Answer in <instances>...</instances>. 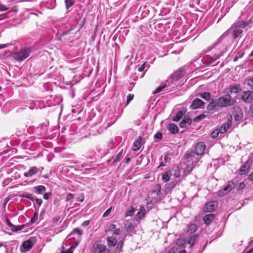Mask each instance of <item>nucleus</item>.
<instances>
[{"label":"nucleus","instance_id":"nucleus-19","mask_svg":"<svg viewBox=\"0 0 253 253\" xmlns=\"http://www.w3.org/2000/svg\"><path fill=\"white\" fill-rule=\"evenodd\" d=\"M141 140V137H139L134 142L133 150L134 151H138L141 147L142 145Z\"/></svg>","mask_w":253,"mask_h":253},{"label":"nucleus","instance_id":"nucleus-32","mask_svg":"<svg viewBox=\"0 0 253 253\" xmlns=\"http://www.w3.org/2000/svg\"><path fill=\"white\" fill-rule=\"evenodd\" d=\"M123 154V150L121 151L115 157L112 158L113 163H115L117 162L120 161Z\"/></svg>","mask_w":253,"mask_h":253},{"label":"nucleus","instance_id":"nucleus-51","mask_svg":"<svg viewBox=\"0 0 253 253\" xmlns=\"http://www.w3.org/2000/svg\"><path fill=\"white\" fill-rule=\"evenodd\" d=\"M245 187V184L244 182H241L237 186L236 189L237 190L243 189Z\"/></svg>","mask_w":253,"mask_h":253},{"label":"nucleus","instance_id":"nucleus-27","mask_svg":"<svg viewBox=\"0 0 253 253\" xmlns=\"http://www.w3.org/2000/svg\"><path fill=\"white\" fill-rule=\"evenodd\" d=\"M198 95L207 101L209 100L211 97V94L209 92H204L203 93L199 94Z\"/></svg>","mask_w":253,"mask_h":253},{"label":"nucleus","instance_id":"nucleus-49","mask_svg":"<svg viewBox=\"0 0 253 253\" xmlns=\"http://www.w3.org/2000/svg\"><path fill=\"white\" fill-rule=\"evenodd\" d=\"M6 223L7 225L8 226L11 228V230H12L13 227H14V225L11 223L8 218L6 219Z\"/></svg>","mask_w":253,"mask_h":253},{"label":"nucleus","instance_id":"nucleus-14","mask_svg":"<svg viewBox=\"0 0 253 253\" xmlns=\"http://www.w3.org/2000/svg\"><path fill=\"white\" fill-rule=\"evenodd\" d=\"M230 93H237L241 91V88L239 84H231L229 86Z\"/></svg>","mask_w":253,"mask_h":253},{"label":"nucleus","instance_id":"nucleus-29","mask_svg":"<svg viewBox=\"0 0 253 253\" xmlns=\"http://www.w3.org/2000/svg\"><path fill=\"white\" fill-rule=\"evenodd\" d=\"M194 166V165L189 163V164H188L187 167L184 169V173L186 174H189L193 169Z\"/></svg>","mask_w":253,"mask_h":253},{"label":"nucleus","instance_id":"nucleus-43","mask_svg":"<svg viewBox=\"0 0 253 253\" xmlns=\"http://www.w3.org/2000/svg\"><path fill=\"white\" fill-rule=\"evenodd\" d=\"M74 197V195L72 193H69L67 194L66 197V202H69L72 199H73Z\"/></svg>","mask_w":253,"mask_h":253},{"label":"nucleus","instance_id":"nucleus-39","mask_svg":"<svg viewBox=\"0 0 253 253\" xmlns=\"http://www.w3.org/2000/svg\"><path fill=\"white\" fill-rule=\"evenodd\" d=\"M65 2L67 9H68L72 6L74 3L73 0H65Z\"/></svg>","mask_w":253,"mask_h":253},{"label":"nucleus","instance_id":"nucleus-1","mask_svg":"<svg viewBox=\"0 0 253 253\" xmlns=\"http://www.w3.org/2000/svg\"><path fill=\"white\" fill-rule=\"evenodd\" d=\"M223 38V36H221L218 39L216 42L208 47L206 50L203 51L202 53L205 54L214 49V52L212 53V56L206 55L203 59V63L206 66L211 65L226 51V47L223 44H220Z\"/></svg>","mask_w":253,"mask_h":253},{"label":"nucleus","instance_id":"nucleus-60","mask_svg":"<svg viewBox=\"0 0 253 253\" xmlns=\"http://www.w3.org/2000/svg\"><path fill=\"white\" fill-rule=\"evenodd\" d=\"M89 221L88 220H86V221H84V222H83L82 225L83 226H87L89 225Z\"/></svg>","mask_w":253,"mask_h":253},{"label":"nucleus","instance_id":"nucleus-62","mask_svg":"<svg viewBox=\"0 0 253 253\" xmlns=\"http://www.w3.org/2000/svg\"><path fill=\"white\" fill-rule=\"evenodd\" d=\"M8 46L7 44H0V49L3 48Z\"/></svg>","mask_w":253,"mask_h":253},{"label":"nucleus","instance_id":"nucleus-21","mask_svg":"<svg viewBox=\"0 0 253 253\" xmlns=\"http://www.w3.org/2000/svg\"><path fill=\"white\" fill-rule=\"evenodd\" d=\"M252 22L251 19H250L247 21H240L237 22L236 24V27L242 28H245L248 26Z\"/></svg>","mask_w":253,"mask_h":253},{"label":"nucleus","instance_id":"nucleus-12","mask_svg":"<svg viewBox=\"0 0 253 253\" xmlns=\"http://www.w3.org/2000/svg\"><path fill=\"white\" fill-rule=\"evenodd\" d=\"M33 246V243L32 241L30 240H28L23 242L22 243V247L25 249L24 251H22V252H26L32 248Z\"/></svg>","mask_w":253,"mask_h":253},{"label":"nucleus","instance_id":"nucleus-3","mask_svg":"<svg viewBox=\"0 0 253 253\" xmlns=\"http://www.w3.org/2000/svg\"><path fill=\"white\" fill-rule=\"evenodd\" d=\"M30 52L28 48H24L19 51L12 53L11 56L15 60L22 61L29 56Z\"/></svg>","mask_w":253,"mask_h":253},{"label":"nucleus","instance_id":"nucleus-26","mask_svg":"<svg viewBox=\"0 0 253 253\" xmlns=\"http://www.w3.org/2000/svg\"><path fill=\"white\" fill-rule=\"evenodd\" d=\"M171 175V172L170 171H168L165 172L162 175V179L164 182H167L169 181L170 176Z\"/></svg>","mask_w":253,"mask_h":253},{"label":"nucleus","instance_id":"nucleus-15","mask_svg":"<svg viewBox=\"0 0 253 253\" xmlns=\"http://www.w3.org/2000/svg\"><path fill=\"white\" fill-rule=\"evenodd\" d=\"M108 231L111 232L113 235H118L121 233L120 228H117L115 224H111L108 228Z\"/></svg>","mask_w":253,"mask_h":253},{"label":"nucleus","instance_id":"nucleus-40","mask_svg":"<svg viewBox=\"0 0 253 253\" xmlns=\"http://www.w3.org/2000/svg\"><path fill=\"white\" fill-rule=\"evenodd\" d=\"M22 197L27 198L32 201H34V199L33 195L31 194H24L22 196Z\"/></svg>","mask_w":253,"mask_h":253},{"label":"nucleus","instance_id":"nucleus-61","mask_svg":"<svg viewBox=\"0 0 253 253\" xmlns=\"http://www.w3.org/2000/svg\"><path fill=\"white\" fill-rule=\"evenodd\" d=\"M70 31H71V30H68V31L65 32H63L62 34H61V36L62 37V36H65V35H66L67 34H68L70 33Z\"/></svg>","mask_w":253,"mask_h":253},{"label":"nucleus","instance_id":"nucleus-64","mask_svg":"<svg viewBox=\"0 0 253 253\" xmlns=\"http://www.w3.org/2000/svg\"><path fill=\"white\" fill-rule=\"evenodd\" d=\"M253 247L249 250L248 251L246 252L245 253H253Z\"/></svg>","mask_w":253,"mask_h":253},{"label":"nucleus","instance_id":"nucleus-9","mask_svg":"<svg viewBox=\"0 0 253 253\" xmlns=\"http://www.w3.org/2000/svg\"><path fill=\"white\" fill-rule=\"evenodd\" d=\"M185 74V71L184 69H179L174 72L171 75V78L174 81H177L182 78Z\"/></svg>","mask_w":253,"mask_h":253},{"label":"nucleus","instance_id":"nucleus-13","mask_svg":"<svg viewBox=\"0 0 253 253\" xmlns=\"http://www.w3.org/2000/svg\"><path fill=\"white\" fill-rule=\"evenodd\" d=\"M192 123V120L188 117L185 116L182 121L179 124V126L181 128L185 127L187 125H190Z\"/></svg>","mask_w":253,"mask_h":253},{"label":"nucleus","instance_id":"nucleus-42","mask_svg":"<svg viewBox=\"0 0 253 253\" xmlns=\"http://www.w3.org/2000/svg\"><path fill=\"white\" fill-rule=\"evenodd\" d=\"M134 95L132 94H128L127 96L126 105H128L129 102L133 99Z\"/></svg>","mask_w":253,"mask_h":253},{"label":"nucleus","instance_id":"nucleus-11","mask_svg":"<svg viewBox=\"0 0 253 253\" xmlns=\"http://www.w3.org/2000/svg\"><path fill=\"white\" fill-rule=\"evenodd\" d=\"M39 169L36 167H32L30 168L28 171L24 173V175L26 177H31L33 175L38 173Z\"/></svg>","mask_w":253,"mask_h":253},{"label":"nucleus","instance_id":"nucleus-6","mask_svg":"<svg viewBox=\"0 0 253 253\" xmlns=\"http://www.w3.org/2000/svg\"><path fill=\"white\" fill-rule=\"evenodd\" d=\"M235 187V184L234 182L230 181L226 185H225L222 189L219 190L217 192V195L219 196H222L230 192L233 188Z\"/></svg>","mask_w":253,"mask_h":253},{"label":"nucleus","instance_id":"nucleus-58","mask_svg":"<svg viewBox=\"0 0 253 253\" xmlns=\"http://www.w3.org/2000/svg\"><path fill=\"white\" fill-rule=\"evenodd\" d=\"M146 63H144L143 64L141 65L138 69V71L139 72H142L144 69H145V65Z\"/></svg>","mask_w":253,"mask_h":253},{"label":"nucleus","instance_id":"nucleus-46","mask_svg":"<svg viewBox=\"0 0 253 253\" xmlns=\"http://www.w3.org/2000/svg\"><path fill=\"white\" fill-rule=\"evenodd\" d=\"M247 84L251 87V89H253V78L248 79Z\"/></svg>","mask_w":253,"mask_h":253},{"label":"nucleus","instance_id":"nucleus-24","mask_svg":"<svg viewBox=\"0 0 253 253\" xmlns=\"http://www.w3.org/2000/svg\"><path fill=\"white\" fill-rule=\"evenodd\" d=\"M230 126V124L229 123H226L220 126V127L218 129V131L221 133H224L227 131V129Z\"/></svg>","mask_w":253,"mask_h":253},{"label":"nucleus","instance_id":"nucleus-59","mask_svg":"<svg viewBox=\"0 0 253 253\" xmlns=\"http://www.w3.org/2000/svg\"><path fill=\"white\" fill-rule=\"evenodd\" d=\"M36 203L39 205L41 206L42 204V200L41 199H36L35 200Z\"/></svg>","mask_w":253,"mask_h":253},{"label":"nucleus","instance_id":"nucleus-33","mask_svg":"<svg viewBox=\"0 0 253 253\" xmlns=\"http://www.w3.org/2000/svg\"><path fill=\"white\" fill-rule=\"evenodd\" d=\"M83 233V231L82 230L80 229L79 228H75L69 235V237H71L74 233L77 234L79 235H82Z\"/></svg>","mask_w":253,"mask_h":253},{"label":"nucleus","instance_id":"nucleus-4","mask_svg":"<svg viewBox=\"0 0 253 253\" xmlns=\"http://www.w3.org/2000/svg\"><path fill=\"white\" fill-rule=\"evenodd\" d=\"M198 154L195 153L194 151H191L185 155L186 159L188 160V162L192 165L195 166L200 161V158Z\"/></svg>","mask_w":253,"mask_h":253},{"label":"nucleus","instance_id":"nucleus-2","mask_svg":"<svg viewBox=\"0 0 253 253\" xmlns=\"http://www.w3.org/2000/svg\"><path fill=\"white\" fill-rule=\"evenodd\" d=\"M235 102L236 100L233 99L229 94H227L224 96L219 97L217 100L211 99V101L207 106V109L212 111L217 107L224 108L231 106Z\"/></svg>","mask_w":253,"mask_h":253},{"label":"nucleus","instance_id":"nucleus-63","mask_svg":"<svg viewBox=\"0 0 253 253\" xmlns=\"http://www.w3.org/2000/svg\"><path fill=\"white\" fill-rule=\"evenodd\" d=\"M249 179L252 181H253V172L249 175Z\"/></svg>","mask_w":253,"mask_h":253},{"label":"nucleus","instance_id":"nucleus-5","mask_svg":"<svg viewBox=\"0 0 253 253\" xmlns=\"http://www.w3.org/2000/svg\"><path fill=\"white\" fill-rule=\"evenodd\" d=\"M92 253H108L109 250L105 246L98 242L94 243L92 249Z\"/></svg>","mask_w":253,"mask_h":253},{"label":"nucleus","instance_id":"nucleus-45","mask_svg":"<svg viewBox=\"0 0 253 253\" xmlns=\"http://www.w3.org/2000/svg\"><path fill=\"white\" fill-rule=\"evenodd\" d=\"M219 133V131L218 129L215 130L214 131H213L211 134V137L213 138H215L218 136V134Z\"/></svg>","mask_w":253,"mask_h":253},{"label":"nucleus","instance_id":"nucleus-7","mask_svg":"<svg viewBox=\"0 0 253 253\" xmlns=\"http://www.w3.org/2000/svg\"><path fill=\"white\" fill-rule=\"evenodd\" d=\"M241 99L246 103L252 102L253 101V92L250 90L243 92Z\"/></svg>","mask_w":253,"mask_h":253},{"label":"nucleus","instance_id":"nucleus-54","mask_svg":"<svg viewBox=\"0 0 253 253\" xmlns=\"http://www.w3.org/2000/svg\"><path fill=\"white\" fill-rule=\"evenodd\" d=\"M8 9V8L3 4H0V10L2 11H5Z\"/></svg>","mask_w":253,"mask_h":253},{"label":"nucleus","instance_id":"nucleus-44","mask_svg":"<svg viewBox=\"0 0 253 253\" xmlns=\"http://www.w3.org/2000/svg\"><path fill=\"white\" fill-rule=\"evenodd\" d=\"M205 117H206V116L205 115H203V114L197 116V117L195 118L194 119V121L198 122V121L202 120L204 118H205Z\"/></svg>","mask_w":253,"mask_h":253},{"label":"nucleus","instance_id":"nucleus-22","mask_svg":"<svg viewBox=\"0 0 253 253\" xmlns=\"http://www.w3.org/2000/svg\"><path fill=\"white\" fill-rule=\"evenodd\" d=\"M168 129L173 134L176 133L178 132V128L174 124H169L168 126Z\"/></svg>","mask_w":253,"mask_h":253},{"label":"nucleus","instance_id":"nucleus-31","mask_svg":"<svg viewBox=\"0 0 253 253\" xmlns=\"http://www.w3.org/2000/svg\"><path fill=\"white\" fill-rule=\"evenodd\" d=\"M198 237V235H194L193 236H191L190 238L187 241V243L189 245H190V247H192L195 241L197 240Z\"/></svg>","mask_w":253,"mask_h":253},{"label":"nucleus","instance_id":"nucleus-17","mask_svg":"<svg viewBox=\"0 0 253 253\" xmlns=\"http://www.w3.org/2000/svg\"><path fill=\"white\" fill-rule=\"evenodd\" d=\"M214 218V214L213 213H210L206 215L203 217V220L204 221V222L207 225H209L211 222L212 220Z\"/></svg>","mask_w":253,"mask_h":253},{"label":"nucleus","instance_id":"nucleus-34","mask_svg":"<svg viewBox=\"0 0 253 253\" xmlns=\"http://www.w3.org/2000/svg\"><path fill=\"white\" fill-rule=\"evenodd\" d=\"M197 230V226L195 224H191L188 226V231L192 233Z\"/></svg>","mask_w":253,"mask_h":253},{"label":"nucleus","instance_id":"nucleus-52","mask_svg":"<svg viewBox=\"0 0 253 253\" xmlns=\"http://www.w3.org/2000/svg\"><path fill=\"white\" fill-rule=\"evenodd\" d=\"M51 196V193L50 192L45 193L43 194V198L45 200H48Z\"/></svg>","mask_w":253,"mask_h":253},{"label":"nucleus","instance_id":"nucleus-56","mask_svg":"<svg viewBox=\"0 0 253 253\" xmlns=\"http://www.w3.org/2000/svg\"><path fill=\"white\" fill-rule=\"evenodd\" d=\"M73 246H72L70 249L66 251H62L61 253H73L72 249Z\"/></svg>","mask_w":253,"mask_h":253},{"label":"nucleus","instance_id":"nucleus-57","mask_svg":"<svg viewBox=\"0 0 253 253\" xmlns=\"http://www.w3.org/2000/svg\"><path fill=\"white\" fill-rule=\"evenodd\" d=\"M155 189L158 190L157 194H159L161 193V186L160 184H157L155 186Z\"/></svg>","mask_w":253,"mask_h":253},{"label":"nucleus","instance_id":"nucleus-16","mask_svg":"<svg viewBox=\"0 0 253 253\" xmlns=\"http://www.w3.org/2000/svg\"><path fill=\"white\" fill-rule=\"evenodd\" d=\"M46 191V188L43 185H39L33 187V191L36 194H41Z\"/></svg>","mask_w":253,"mask_h":253},{"label":"nucleus","instance_id":"nucleus-30","mask_svg":"<svg viewBox=\"0 0 253 253\" xmlns=\"http://www.w3.org/2000/svg\"><path fill=\"white\" fill-rule=\"evenodd\" d=\"M134 209L132 207H130L126 211L125 213V216H131L133 215L134 212Z\"/></svg>","mask_w":253,"mask_h":253},{"label":"nucleus","instance_id":"nucleus-8","mask_svg":"<svg viewBox=\"0 0 253 253\" xmlns=\"http://www.w3.org/2000/svg\"><path fill=\"white\" fill-rule=\"evenodd\" d=\"M206 146L205 144L203 142H201L199 143H198L195 147V153L197 154H198L200 156L203 155L204 154L205 150L206 149Z\"/></svg>","mask_w":253,"mask_h":253},{"label":"nucleus","instance_id":"nucleus-28","mask_svg":"<svg viewBox=\"0 0 253 253\" xmlns=\"http://www.w3.org/2000/svg\"><path fill=\"white\" fill-rule=\"evenodd\" d=\"M125 228L127 232H130L134 229L133 224L132 223H126L125 225Z\"/></svg>","mask_w":253,"mask_h":253},{"label":"nucleus","instance_id":"nucleus-37","mask_svg":"<svg viewBox=\"0 0 253 253\" xmlns=\"http://www.w3.org/2000/svg\"><path fill=\"white\" fill-rule=\"evenodd\" d=\"M166 86V84H162L161 85H160V86H159L158 87H157L155 90L154 91V94H156V93H158L159 92H160V91H161Z\"/></svg>","mask_w":253,"mask_h":253},{"label":"nucleus","instance_id":"nucleus-41","mask_svg":"<svg viewBox=\"0 0 253 253\" xmlns=\"http://www.w3.org/2000/svg\"><path fill=\"white\" fill-rule=\"evenodd\" d=\"M249 169L247 168H244V166H242L240 170V173L241 174H245L249 172Z\"/></svg>","mask_w":253,"mask_h":253},{"label":"nucleus","instance_id":"nucleus-35","mask_svg":"<svg viewBox=\"0 0 253 253\" xmlns=\"http://www.w3.org/2000/svg\"><path fill=\"white\" fill-rule=\"evenodd\" d=\"M242 33V31L241 30H234L233 33L234 38H237Z\"/></svg>","mask_w":253,"mask_h":253},{"label":"nucleus","instance_id":"nucleus-36","mask_svg":"<svg viewBox=\"0 0 253 253\" xmlns=\"http://www.w3.org/2000/svg\"><path fill=\"white\" fill-rule=\"evenodd\" d=\"M24 225H21L18 226L14 225V227H13L12 231L13 232H17L18 231L22 230L24 228Z\"/></svg>","mask_w":253,"mask_h":253},{"label":"nucleus","instance_id":"nucleus-38","mask_svg":"<svg viewBox=\"0 0 253 253\" xmlns=\"http://www.w3.org/2000/svg\"><path fill=\"white\" fill-rule=\"evenodd\" d=\"M123 242L120 241L117 245V247L116 249V253H119L121 251V248L123 247Z\"/></svg>","mask_w":253,"mask_h":253},{"label":"nucleus","instance_id":"nucleus-50","mask_svg":"<svg viewBox=\"0 0 253 253\" xmlns=\"http://www.w3.org/2000/svg\"><path fill=\"white\" fill-rule=\"evenodd\" d=\"M251 165V162L250 161H247L244 165V168H247L248 169H250Z\"/></svg>","mask_w":253,"mask_h":253},{"label":"nucleus","instance_id":"nucleus-20","mask_svg":"<svg viewBox=\"0 0 253 253\" xmlns=\"http://www.w3.org/2000/svg\"><path fill=\"white\" fill-rule=\"evenodd\" d=\"M186 109H183L181 111H178L175 117H174L172 120L174 122H178L183 117V116L184 115V114L186 112Z\"/></svg>","mask_w":253,"mask_h":253},{"label":"nucleus","instance_id":"nucleus-10","mask_svg":"<svg viewBox=\"0 0 253 253\" xmlns=\"http://www.w3.org/2000/svg\"><path fill=\"white\" fill-rule=\"evenodd\" d=\"M204 104V102L202 100L199 98H196L193 101L191 105H190V108L193 110L201 108Z\"/></svg>","mask_w":253,"mask_h":253},{"label":"nucleus","instance_id":"nucleus-18","mask_svg":"<svg viewBox=\"0 0 253 253\" xmlns=\"http://www.w3.org/2000/svg\"><path fill=\"white\" fill-rule=\"evenodd\" d=\"M214 204L213 202L207 203L204 207L205 212H211L214 210Z\"/></svg>","mask_w":253,"mask_h":253},{"label":"nucleus","instance_id":"nucleus-47","mask_svg":"<svg viewBox=\"0 0 253 253\" xmlns=\"http://www.w3.org/2000/svg\"><path fill=\"white\" fill-rule=\"evenodd\" d=\"M154 138L160 140L162 139L163 138L162 133L160 132H157L154 135Z\"/></svg>","mask_w":253,"mask_h":253},{"label":"nucleus","instance_id":"nucleus-23","mask_svg":"<svg viewBox=\"0 0 253 253\" xmlns=\"http://www.w3.org/2000/svg\"><path fill=\"white\" fill-rule=\"evenodd\" d=\"M107 242L109 247L115 246L118 242L117 239L113 237H108Z\"/></svg>","mask_w":253,"mask_h":253},{"label":"nucleus","instance_id":"nucleus-53","mask_svg":"<svg viewBox=\"0 0 253 253\" xmlns=\"http://www.w3.org/2000/svg\"><path fill=\"white\" fill-rule=\"evenodd\" d=\"M112 210V207H110L109 209H108L104 213L103 216V217H106L111 212Z\"/></svg>","mask_w":253,"mask_h":253},{"label":"nucleus","instance_id":"nucleus-48","mask_svg":"<svg viewBox=\"0 0 253 253\" xmlns=\"http://www.w3.org/2000/svg\"><path fill=\"white\" fill-rule=\"evenodd\" d=\"M38 213L37 212H35L33 216L32 217L31 220V222L32 223H34L35 222V220L38 218Z\"/></svg>","mask_w":253,"mask_h":253},{"label":"nucleus","instance_id":"nucleus-55","mask_svg":"<svg viewBox=\"0 0 253 253\" xmlns=\"http://www.w3.org/2000/svg\"><path fill=\"white\" fill-rule=\"evenodd\" d=\"M177 251V248L174 247L170 249L167 253H175Z\"/></svg>","mask_w":253,"mask_h":253},{"label":"nucleus","instance_id":"nucleus-25","mask_svg":"<svg viewBox=\"0 0 253 253\" xmlns=\"http://www.w3.org/2000/svg\"><path fill=\"white\" fill-rule=\"evenodd\" d=\"M145 214V209L144 207H141L140 208V211L138 212L136 214V218L137 219H141L144 216Z\"/></svg>","mask_w":253,"mask_h":253}]
</instances>
